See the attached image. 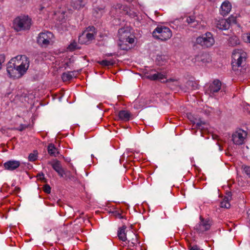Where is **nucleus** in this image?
<instances>
[{
    "label": "nucleus",
    "instance_id": "f257e3e1",
    "mask_svg": "<svg viewBox=\"0 0 250 250\" xmlns=\"http://www.w3.org/2000/svg\"><path fill=\"white\" fill-rule=\"evenodd\" d=\"M214 43L215 40L212 34L210 32H207L196 38L193 46L199 45L203 48H207L211 47Z\"/></svg>",
    "mask_w": 250,
    "mask_h": 250
},
{
    "label": "nucleus",
    "instance_id": "f03ea898",
    "mask_svg": "<svg viewBox=\"0 0 250 250\" xmlns=\"http://www.w3.org/2000/svg\"><path fill=\"white\" fill-rule=\"evenodd\" d=\"M242 51L241 50H235L232 54V68L234 71H237L238 73V68L243 66L242 65L243 61H245L246 60V53Z\"/></svg>",
    "mask_w": 250,
    "mask_h": 250
},
{
    "label": "nucleus",
    "instance_id": "7ed1b4c3",
    "mask_svg": "<svg viewBox=\"0 0 250 250\" xmlns=\"http://www.w3.org/2000/svg\"><path fill=\"white\" fill-rule=\"evenodd\" d=\"M152 36L156 39L166 41L172 36V33L167 27L158 26L153 31Z\"/></svg>",
    "mask_w": 250,
    "mask_h": 250
},
{
    "label": "nucleus",
    "instance_id": "20e7f679",
    "mask_svg": "<svg viewBox=\"0 0 250 250\" xmlns=\"http://www.w3.org/2000/svg\"><path fill=\"white\" fill-rule=\"evenodd\" d=\"M31 20L28 16L18 17L14 21V28L17 31L29 29L31 24Z\"/></svg>",
    "mask_w": 250,
    "mask_h": 250
},
{
    "label": "nucleus",
    "instance_id": "39448f33",
    "mask_svg": "<svg viewBox=\"0 0 250 250\" xmlns=\"http://www.w3.org/2000/svg\"><path fill=\"white\" fill-rule=\"evenodd\" d=\"M53 36L49 31L40 33L37 38V43L42 46L46 47L50 44Z\"/></svg>",
    "mask_w": 250,
    "mask_h": 250
},
{
    "label": "nucleus",
    "instance_id": "423d86ee",
    "mask_svg": "<svg viewBox=\"0 0 250 250\" xmlns=\"http://www.w3.org/2000/svg\"><path fill=\"white\" fill-rule=\"evenodd\" d=\"M144 77L152 80V81H159L161 83H168L169 82H173L174 80L172 79H167L166 81L164 79H167L166 75L161 72H157L156 73L151 74L148 72H146L144 74Z\"/></svg>",
    "mask_w": 250,
    "mask_h": 250
},
{
    "label": "nucleus",
    "instance_id": "0eeeda50",
    "mask_svg": "<svg viewBox=\"0 0 250 250\" xmlns=\"http://www.w3.org/2000/svg\"><path fill=\"white\" fill-rule=\"evenodd\" d=\"M200 219L199 223L196 225L194 229L198 233H203L210 229L211 224L209 220L205 219L202 216L200 217Z\"/></svg>",
    "mask_w": 250,
    "mask_h": 250
},
{
    "label": "nucleus",
    "instance_id": "6e6552de",
    "mask_svg": "<svg viewBox=\"0 0 250 250\" xmlns=\"http://www.w3.org/2000/svg\"><path fill=\"white\" fill-rule=\"evenodd\" d=\"M48 164L52 166L54 170L57 172L60 177H63L65 172L60 161L56 159L54 160L53 162H48Z\"/></svg>",
    "mask_w": 250,
    "mask_h": 250
},
{
    "label": "nucleus",
    "instance_id": "1a4fd4ad",
    "mask_svg": "<svg viewBox=\"0 0 250 250\" xmlns=\"http://www.w3.org/2000/svg\"><path fill=\"white\" fill-rule=\"evenodd\" d=\"M7 72L9 76V77L14 79L20 78L18 75V72L16 69V64L15 63L11 64L9 62L7 67Z\"/></svg>",
    "mask_w": 250,
    "mask_h": 250
},
{
    "label": "nucleus",
    "instance_id": "9d476101",
    "mask_svg": "<svg viewBox=\"0 0 250 250\" xmlns=\"http://www.w3.org/2000/svg\"><path fill=\"white\" fill-rule=\"evenodd\" d=\"M20 162L16 160H9L4 163L3 167L5 169L12 171L20 166Z\"/></svg>",
    "mask_w": 250,
    "mask_h": 250
},
{
    "label": "nucleus",
    "instance_id": "9b49d317",
    "mask_svg": "<svg viewBox=\"0 0 250 250\" xmlns=\"http://www.w3.org/2000/svg\"><path fill=\"white\" fill-rule=\"evenodd\" d=\"M132 115L127 110H120L118 114V120H121L125 122L129 121L132 118Z\"/></svg>",
    "mask_w": 250,
    "mask_h": 250
},
{
    "label": "nucleus",
    "instance_id": "f8f14e48",
    "mask_svg": "<svg viewBox=\"0 0 250 250\" xmlns=\"http://www.w3.org/2000/svg\"><path fill=\"white\" fill-rule=\"evenodd\" d=\"M232 140L233 143L237 145H241L244 143V137L240 132H236L232 135Z\"/></svg>",
    "mask_w": 250,
    "mask_h": 250
},
{
    "label": "nucleus",
    "instance_id": "ddd939ff",
    "mask_svg": "<svg viewBox=\"0 0 250 250\" xmlns=\"http://www.w3.org/2000/svg\"><path fill=\"white\" fill-rule=\"evenodd\" d=\"M221 82L218 79L214 80L209 86V90L210 93H214L218 92L221 87Z\"/></svg>",
    "mask_w": 250,
    "mask_h": 250
},
{
    "label": "nucleus",
    "instance_id": "4468645a",
    "mask_svg": "<svg viewBox=\"0 0 250 250\" xmlns=\"http://www.w3.org/2000/svg\"><path fill=\"white\" fill-rule=\"evenodd\" d=\"M25 58L26 59V61L28 62L27 67H25V64L23 62L19 65H16V69L17 70V72H18V75L20 78H21L26 72L29 66V61L27 60L26 57H25Z\"/></svg>",
    "mask_w": 250,
    "mask_h": 250
},
{
    "label": "nucleus",
    "instance_id": "2eb2a0df",
    "mask_svg": "<svg viewBox=\"0 0 250 250\" xmlns=\"http://www.w3.org/2000/svg\"><path fill=\"white\" fill-rule=\"evenodd\" d=\"M221 14L223 16L227 15L230 11L231 9V3L229 1H224L221 6Z\"/></svg>",
    "mask_w": 250,
    "mask_h": 250
},
{
    "label": "nucleus",
    "instance_id": "dca6fc26",
    "mask_svg": "<svg viewBox=\"0 0 250 250\" xmlns=\"http://www.w3.org/2000/svg\"><path fill=\"white\" fill-rule=\"evenodd\" d=\"M229 26L230 23L227 19H222L217 23V27L221 30H228Z\"/></svg>",
    "mask_w": 250,
    "mask_h": 250
},
{
    "label": "nucleus",
    "instance_id": "f3484780",
    "mask_svg": "<svg viewBox=\"0 0 250 250\" xmlns=\"http://www.w3.org/2000/svg\"><path fill=\"white\" fill-rule=\"evenodd\" d=\"M126 227L125 225L123 226L121 228H119L117 235L120 240L123 241H125L127 239L125 230Z\"/></svg>",
    "mask_w": 250,
    "mask_h": 250
},
{
    "label": "nucleus",
    "instance_id": "a211bd4d",
    "mask_svg": "<svg viewBox=\"0 0 250 250\" xmlns=\"http://www.w3.org/2000/svg\"><path fill=\"white\" fill-rule=\"evenodd\" d=\"M47 151L49 155L52 156L56 157L57 155L59 154V152L57 150V148L52 143L49 144L48 145Z\"/></svg>",
    "mask_w": 250,
    "mask_h": 250
},
{
    "label": "nucleus",
    "instance_id": "6ab92c4d",
    "mask_svg": "<svg viewBox=\"0 0 250 250\" xmlns=\"http://www.w3.org/2000/svg\"><path fill=\"white\" fill-rule=\"evenodd\" d=\"M76 72L78 71H68L67 72H64L62 74V79L63 82H66L70 80L74 76Z\"/></svg>",
    "mask_w": 250,
    "mask_h": 250
},
{
    "label": "nucleus",
    "instance_id": "aec40b11",
    "mask_svg": "<svg viewBox=\"0 0 250 250\" xmlns=\"http://www.w3.org/2000/svg\"><path fill=\"white\" fill-rule=\"evenodd\" d=\"M240 43L238 38L236 36H232L229 37L228 40V44L229 46H234Z\"/></svg>",
    "mask_w": 250,
    "mask_h": 250
},
{
    "label": "nucleus",
    "instance_id": "412c9836",
    "mask_svg": "<svg viewBox=\"0 0 250 250\" xmlns=\"http://www.w3.org/2000/svg\"><path fill=\"white\" fill-rule=\"evenodd\" d=\"M187 87L191 90H196L199 88V85L195 81L188 80L186 83Z\"/></svg>",
    "mask_w": 250,
    "mask_h": 250
},
{
    "label": "nucleus",
    "instance_id": "4be33fe9",
    "mask_svg": "<svg viewBox=\"0 0 250 250\" xmlns=\"http://www.w3.org/2000/svg\"><path fill=\"white\" fill-rule=\"evenodd\" d=\"M98 63L103 66H113L115 63V61L111 60L110 61L104 60L98 62Z\"/></svg>",
    "mask_w": 250,
    "mask_h": 250
},
{
    "label": "nucleus",
    "instance_id": "5701e85b",
    "mask_svg": "<svg viewBox=\"0 0 250 250\" xmlns=\"http://www.w3.org/2000/svg\"><path fill=\"white\" fill-rule=\"evenodd\" d=\"M118 46L120 47V48L123 50L127 51L130 48V47L127 43H124V41L121 40H120Z\"/></svg>",
    "mask_w": 250,
    "mask_h": 250
},
{
    "label": "nucleus",
    "instance_id": "b1692460",
    "mask_svg": "<svg viewBox=\"0 0 250 250\" xmlns=\"http://www.w3.org/2000/svg\"><path fill=\"white\" fill-rule=\"evenodd\" d=\"M37 151L34 150V153H30L28 156V160L30 162H34L37 159Z\"/></svg>",
    "mask_w": 250,
    "mask_h": 250
},
{
    "label": "nucleus",
    "instance_id": "393cba45",
    "mask_svg": "<svg viewBox=\"0 0 250 250\" xmlns=\"http://www.w3.org/2000/svg\"><path fill=\"white\" fill-rule=\"evenodd\" d=\"M64 174L65 175V178L66 180L69 179L74 182H76V181H77V178L74 175H71L70 172L65 173V174Z\"/></svg>",
    "mask_w": 250,
    "mask_h": 250
},
{
    "label": "nucleus",
    "instance_id": "a878e982",
    "mask_svg": "<svg viewBox=\"0 0 250 250\" xmlns=\"http://www.w3.org/2000/svg\"><path fill=\"white\" fill-rule=\"evenodd\" d=\"M229 200L228 199H223V200L221 202V207L225 208H229L230 207V204L229 202Z\"/></svg>",
    "mask_w": 250,
    "mask_h": 250
},
{
    "label": "nucleus",
    "instance_id": "bb28decb",
    "mask_svg": "<svg viewBox=\"0 0 250 250\" xmlns=\"http://www.w3.org/2000/svg\"><path fill=\"white\" fill-rule=\"evenodd\" d=\"M204 57H206V55L199 54V55L195 56V57L194 58L195 62H200V61H202V58Z\"/></svg>",
    "mask_w": 250,
    "mask_h": 250
},
{
    "label": "nucleus",
    "instance_id": "cd10ccee",
    "mask_svg": "<svg viewBox=\"0 0 250 250\" xmlns=\"http://www.w3.org/2000/svg\"><path fill=\"white\" fill-rule=\"evenodd\" d=\"M43 191L48 194H49L51 192V187L48 185L46 184L43 187Z\"/></svg>",
    "mask_w": 250,
    "mask_h": 250
},
{
    "label": "nucleus",
    "instance_id": "c85d7f7f",
    "mask_svg": "<svg viewBox=\"0 0 250 250\" xmlns=\"http://www.w3.org/2000/svg\"><path fill=\"white\" fill-rule=\"evenodd\" d=\"M28 125H29L21 124L18 127L15 128V129L20 131H22L26 128H27L28 127Z\"/></svg>",
    "mask_w": 250,
    "mask_h": 250
},
{
    "label": "nucleus",
    "instance_id": "c756f323",
    "mask_svg": "<svg viewBox=\"0 0 250 250\" xmlns=\"http://www.w3.org/2000/svg\"><path fill=\"white\" fill-rule=\"evenodd\" d=\"M186 21L188 24H190V23H194V22H195L196 21L195 20V18L193 16H192V17L189 16L187 18Z\"/></svg>",
    "mask_w": 250,
    "mask_h": 250
},
{
    "label": "nucleus",
    "instance_id": "7c9ffc66",
    "mask_svg": "<svg viewBox=\"0 0 250 250\" xmlns=\"http://www.w3.org/2000/svg\"><path fill=\"white\" fill-rule=\"evenodd\" d=\"M68 48L71 50H74L78 48L77 47V44L76 42L71 43L68 46Z\"/></svg>",
    "mask_w": 250,
    "mask_h": 250
},
{
    "label": "nucleus",
    "instance_id": "2f4dec72",
    "mask_svg": "<svg viewBox=\"0 0 250 250\" xmlns=\"http://www.w3.org/2000/svg\"><path fill=\"white\" fill-rule=\"evenodd\" d=\"M244 171L249 178H250V167L249 166H244Z\"/></svg>",
    "mask_w": 250,
    "mask_h": 250
},
{
    "label": "nucleus",
    "instance_id": "473e14b6",
    "mask_svg": "<svg viewBox=\"0 0 250 250\" xmlns=\"http://www.w3.org/2000/svg\"><path fill=\"white\" fill-rule=\"evenodd\" d=\"M80 7H83L87 3L86 0H77Z\"/></svg>",
    "mask_w": 250,
    "mask_h": 250
},
{
    "label": "nucleus",
    "instance_id": "72a5a7b5",
    "mask_svg": "<svg viewBox=\"0 0 250 250\" xmlns=\"http://www.w3.org/2000/svg\"><path fill=\"white\" fill-rule=\"evenodd\" d=\"M194 124H196V126L198 127H200L202 125H206L205 122L202 121L200 119H199L198 122H197L196 123L195 122H194Z\"/></svg>",
    "mask_w": 250,
    "mask_h": 250
},
{
    "label": "nucleus",
    "instance_id": "f704fd0d",
    "mask_svg": "<svg viewBox=\"0 0 250 250\" xmlns=\"http://www.w3.org/2000/svg\"><path fill=\"white\" fill-rule=\"evenodd\" d=\"M86 37L88 41H91L94 39V36L93 33H87L86 34Z\"/></svg>",
    "mask_w": 250,
    "mask_h": 250
},
{
    "label": "nucleus",
    "instance_id": "c9c22d12",
    "mask_svg": "<svg viewBox=\"0 0 250 250\" xmlns=\"http://www.w3.org/2000/svg\"><path fill=\"white\" fill-rule=\"evenodd\" d=\"M37 177H40V179L43 182L45 183L47 182V180L44 177V174L42 172L39 173L38 174Z\"/></svg>",
    "mask_w": 250,
    "mask_h": 250
},
{
    "label": "nucleus",
    "instance_id": "e433bc0d",
    "mask_svg": "<svg viewBox=\"0 0 250 250\" xmlns=\"http://www.w3.org/2000/svg\"><path fill=\"white\" fill-rule=\"evenodd\" d=\"M227 20H228L230 24L231 22L235 23L236 21V17L233 16H231V17H229Z\"/></svg>",
    "mask_w": 250,
    "mask_h": 250
},
{
    "label": "nucleus",
    "instance_id": "4c0bfd02",
    "mask_svg": "<svg viewBox=\"0 0 250 250\" xmlns=\"http://www.w3.org/2000/svg\"><path fill=\"white\" fill-rule=\"evenodd\" d=\"M189 250H200V248L197 245H193L191 246V245H189L188 246Z\"/></svg>",
    "mask_w": 250,
    "mask_h": 250
},
{
    "label": "nucleus",
    "instance_id": "58836bf2",
    "mask_svg": "<svg viewBox=\"0 0 250 250\" xmlns=\"http://www.w3.org/2000/svg\"><path fill=\"white\" fill-rule=\"evenodd\" d=\"M113 213L116 217H119L120 219L124 218V217L123 216H122L121 214L117 211H115L113 212Z\"/></svg>",
    "mask_w": 250,
    "mask_h": 250
},
{
    "label": "nucleus",
    "instance_id": "ea45409f",
    "mask_svg": "<svg viewBox=\"0 0 250 250\" xmlns=\"http://www.w3.org/2000/svg\"><path fill=\"white\" fill-rule=\"evenodd\" d=\"M227 196H225L224 199H228V200H229L231 198L232 194L230 191H228L226 193Z\"/></svg>",
    "mask_w": 250,
    "mask_h": 250
},
{
    "label": "nucleus",
    "instance_id": "a19ab883",
    "mask_svg": "<svg viewBox=\"0 0 250 250\" xmlns=\"http://www.w3.org/2000/svg\"><path fill=\"white\" fill-rule=\"evenodd\" d=\"M125 42H128L129 43H133L134 42V39L133 38H129L128 36L125 38Z\"/></svg>",
    "mask_w": 250,
    "mask_h": 250
},
{
    "label": "nucleus",
    "instance_id": "79ce46f5",
    "mask_svg": "<svg viewBox=\"0 0 250 250\" xmlns=\"http://www.w3.org/2000/svg\"><path fill=\"white\" fill-rule=\"evenodd\" d=\"M5 61V56L4 54L0 55V63H2Z\"/></svg>",
    "mask_w": 250,
    "mask_h": 250
},
{
    "label": "nucleus",
    "instance_id": "37998d69",
    "mask_svg": "<svg viewBox=\"0 0 250 250\" xmlns=\"http://www.w3.org/2000/svg\"><path fill=\"white\" fill-rule=\"evenodd\" d=\"M87 30L88 31H91V32H93L94 31V30H95V28L94 26H89L87 27Z\"/></svg>",
    "mask_w": 250,
    "mask_h": 250
},
{
    "label": "nucleus",
    "instance_id": "c03bdc74",
    "mask_svg": "<svg viewBox=\"0 0 250 250\" xmlns=\"http://www.w3.org/2000/svg\"><path fill=\"white\" fill-rule=\"evenodd\" d=\"M115 55H116V53H107V54H106L105 55L107 57H110V56H112Z\"/></svg>",
    "mask_w": 250,
    "mask_h": 250
},
{
    "label": "nucleus",
    "instance_id": "a18cd8bd",
    "mask_svg": "<svg viewBox=\"0 0 250 250\" xmlns=\"http://www.w3.org/2000/svg\"><path fill=\"white\" fill-rule=\"evenodd\" d=\"M15 190L17 192H20L21 191V188L19 187H15Z\"/></svg>",
    "mask_w": 250,
    "mask_h": 250
},
{
    "label": "nucleus",
    "instance_id": "49530a36",
    "mask_svg": "<svg viewBox=\"0 0 250 250\" xmlns=\"http://www.w3.org/2000/svg\"><path fill=\"white\" fill-rule=\"evenodd\" d=\"M248 41L250 43V33L247 36Z\"/></svg>",
    "mask_w": 250,
    "mask_h": 250
},
{
    "label": "nucleus",
    "instance_id": "de8ad7c7",
    "mask_svg": "<svg viewBox=\"0 0 250 250\" xmlns=\"http://www.w3.org/2000/svg\"><path fill=\"white\" fill-rule=\"evenodd\" d=\"M205 57L202 58V61H200V62H205Z\"/></svg>",
    "mask_w": 250,
    "mask_h": 250
},
{
    "label": "nucleus",
    "instance_id": "09e8293b",
    "mask_svg": "<svg viewBox=\"0 0 250 250\" xmlns=\"http://www.w3.org/2000/svg\"><path fill=\"white\" fill-rule=\"evenodd\" d=\"M65 11H62L61 12V15H63V18H64V15H65Z\"/></svg>",
    "mask_w": 250,
    "mask_h": 250
},
{
    "label": "nucleus",
    "instance_id": "8fccbe9b",
    "mask_svg": "<svg viewBox=\"0 0 250 250\" xmlns=\"http://www.w3.org/2000/svg\"><path fill=\"white\" fill-rule=\"evenodd\" d=\"M63 159H64V160L66 162H68L69 161V159H68V158H65L64 157H63Z\"/></svg>",
    "mask_w": 250,
    "mask_h": 250
},
{
    "label": "nucleus",
    "instance_id": "3c124183",
    "mask_svg": "<svg viewBox=\"0 0 250 250\" xmlns=\"http://www.w3.org/2000/svg\"><path fill=\"white\" fill-rule=\"evenodd\" d=\"M19 57H20V59H21L22 57V56H18L16 57H15L14 59L18 60Z\"/></svg>",
    "mask_w": 250,
    "mask_h": 250
},
{
    "label": "nucleus",
    "instance_id": "603ef678",
    "mask_svg": "<svg viewBox=\"0 0 250 250\" xmlns=\"http://www.w3.org/2000/svg\"><path fill=\"white\" fill-rule=\"evenodd\" d=\"M81 37H79V42L82 43H83V42L81 41Z\"/></svg>",
    "mask_w": 250,
    "mask_h": 250
},
{
    "label": "nucleus",
    "instance_id": "864d4df0",
    "mask_svg": "<svg viewBox=\"0 0 250 250\" xmlns=\"http://www.w3.org/2000/svg\"><path fill=\"white\" fill-rule=\"evenodd\" d=\"M44 8V7H41L40 10H42Z\"/></svg>",
    "mask_w": 250,
    "mask_h": 250
},
{
    "label": "nucleus",
    "instance_id": "5fc2aeb1",
    "mask_svg": "<svg viewBox=\"0 0 250 250\" xmlns=\"http://www.w3.org/2000/svg\"><path fill=\"white\" fill-rule=\"evenodd\" d=\"M65 65H66L67 66H69V63L68 62H66L65 63Z\"/></svg>",
    "mask_w": 250,
    "mask_h": 250
},
{
    "label": "nucleus",
    "instance_id": "6e6d98bb",
    "mask_svg": "<svg viewBox=\"0 0 250 250\" xmlns=\"http://www.w3.org/2000/svg\"><path fill=\"white\" fill-rule=\"evenodd\" d=\"M1 64H2V63H0V69L1 68Z\"/></svg>",
    "mask_w": 250,
    "mask_h": 250
},
{
    "label": "nucleus",
    "instance_id": "4d7b16f0",
    "mask_svg": "<svg viewBox=\"0 0 250 250\" xmlns=\"http://www.w3.org/2000/svg\"><path fill=\"white\" fill-rule=\"evenodd\" d=\"M100 105H101V104L98 105L97 106V107L100 108Z\"/></svg>",
    "mask_w": 250,
    "mask_h": 250
},
{
    "label": "nucleus",
    "instance_id": "13d9d810",
    "mask_svg": "<svg viewBox=\"0 0 250 250\" xmlns=\"http://www.w3.org/2000/svg\"><path fill=\"white\" fill-rule=\"evenodd\" d=\"M64 18H63V15H62V19H63Z\"/></svg>",
    "mask_w": 250,
    "mask_h": 250
},
{
    "label": "nucleus",
    "instance_id": "bf43d9fd",
    "mask_svg": "<svg viewBox=\"0 0 250 250\" xmlns=\"http://www.w3.org/2000/svg\"><path fill=\"white\" fill-rule=\"evenodd\" d=\"M103 8H101L99 9V10H103Z\"/></svg>",
    "mask_w": 250,
    "mask_h": 250
},
{
    "label": "nucleus",
    "instance_id": "052dcab7",
    "mask_svg": "<svg viewBox=\"0 0 250 250\" xmlns=\"http://www.w3.org/2000/svg\"><path fill=\"white\" fill-rule=\"evenodd\" d=\"M78 72H79V71H81V70H79H79H78Z\"/></svg>",
    "mask_w": 250,
    "mask_h": 250
}]
</instances>
